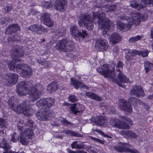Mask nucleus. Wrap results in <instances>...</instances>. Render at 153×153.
I'll use <instances>...</instances> for the list:
<instances>
[{
	"label": "nucleus",
	"instance_id": "nucleus-1",
	"mask_svg": "<svg viewBox=\"0 0 153 153\" xmlns=\"http://www.w3.org/2000/svg\"><path fill=\"white\" fill-rule=\"evenodd\" d=\"M93 13L91 17L89 15H81L78 20L79 25L80 26L84 25L87 29L90 30L93 28V23H97L99 27H101L104 36L106 37L108 36V31L111 27V21L105 17V14L101 11L99 10L97 14H94V12Z\"/></svg>",
	"mask_w": 153,
	"mask_h": 153
},
{
	"label": "nucleus",
	"instance_id": "nucleus-2",
	"mask_svg": "<svg viewBox=\"0 0 153 153\" xmlns=\"http://www.w3.org/2000/svg\"><path fill=\"white\" fill-rule=\"evenodd\" d=\"M12 60L7 63L10 70L13 71L16 70V72L21 74L24 77L31 76L32 74L31 69L27 64L17 63V62L20 60L18 58L24 56L23 49L21 47L16 46L12 48Z\"/></svg>",
	"mask_w": 153,
	"mask_h": 153
},
{
	"label": "nucleus",
	"instance_id": "nucleus-3",
	"mask_svg": "<svg viewBox=\"0 0 153 153\" xmlns=\"http://www.w3.org/2000/svg\"><path fill=\"white\" fill-rule=\"evenodd\" d=\"M16 91L20 96L26 95L27 94H30L31 100L34 101L39 98L42 92L38 90L32 83L29 82H22L16 85Z\"/></svg>",
	"mask_w": 153,
	"mask_h": 153
},
{
	"label": "nucleus",
	"instance_id": "nucleus-4",
	"mask_svg": "<svg viewBox=\"0 0 153 153\" xmlns=\"http://www.w3.org/2000/svg\"><path fill=\"white\" fill-rule=\"evenodd\" d=\"M129 15L131 16V18L127 16L126 14H124L121 15L119 18L121 20L126 21L128 23L124 24L123 31H126L129 30L132 25L137 26L138 25L140 22L141 14L138 13H133L130 12ZM129 14H127L129 15Z\"/></svg>",
	"mask_w": 153,
	"mask_h": 153
},
{
	"label": "nucleus",
	"instance_id": "nucleus-5",
	"mask_svg": "<svg viewBox=\"0 0 153 153\" xmlns=\"http://www.w3.org/2000/svg\"><path fill=\"white\" fill-rule=\"evenodd\" d=\"M75 43L67 38L59 40L55 46V48L60 51L68 52L72 51L74 49Z\"/></svg>",
	"mask_w": 153,
	"mask_h": 153
},
{
	"label": "nucleus",
	"instance_id": "nucleus-6",
	"mask_svg": "<svg viewBox=\"0 0 153 153\" xmlns=\"http://www.w3.org/2000/svg\"><path fill=\"white\" fill-rule=\"evenodd\" d=\"M39 110L36 114L37 118L39 120L46 121L49 120L53 115L52 111L47 106H38Z\"/></svg>",
	"mask_w": 153,
	"mask_h": 153
},
{
	"label": "nucleus",
	"instance_id": "nucleus-7",
	"mask_svg": "<svg viewBox=\"0 0 153 153\" xmlns=\"http://www.w3.org/2000/svg\"><path fill=\"white\" fill-rule=\"evenodd\" d=\"M70 31L72 36L76 40L79 42L82 41L87 35L86 31L84 30L79 31L78 26L76 25L71 26L70 28Z\"/></svg>",
	"mask_w": 153,
	"mask_h": 153
},
{
	"label": "nucleus",
	"instance_id": "nucleus-8",
	"mask_svg": "<svg viewBox=\"0 0 153 153\" xmlns=\"http://www.w3.org/2000/svg\"><path fill=\"white\" fill-rule=\"evenodd\" d=\"M2 79L1 81L4 82L6 86L15 84L18 79V75L16 74L9 73L7 74H4L1 75Z\"/></svg>",
	"mask_w": 153,
	"mask_h": 153
},
{
	"label": "nucleus",
	"instance_id": "nucleus-9",
	"mask_svg": "<svg viewBox=\"0 0 153 153\" xmlns=\"http://www.w3.org/2000/svg\"><path fill=\"white\" fill-rule=\"evenodd\" d=\"M10 108L17 113H23L27 116L34 113V110L29 106H10Z\"/></svg>",
	"mask_w": 153,
	"mask_h": 153
},
{
	"label": "nucleus",
	"instance_id": "nucleus-10",
	"mask_svg": "<svg viewBox=\"0 0 153 153\" xmlns=\"http://www.w3.org/2000/svg\"><path fill=\"white\" fill-rule=\"evenodd\" d=\"M34 137V134L30 128H26L20 134V141L23 145H27L29 139H31Z\"/></svg>",
	"mask_w": 153,
	"mask_h": 153
},
{
	"label": "nucleus",
	"instance_id": "nucleus-11",
	"mask_svg": "<svg viewBox=\"0 0 153 153\" xmlns=\"http://www.w3.org/2000/svg\"><path fill=\"white\" fill-rule=\"evenodd\" d=\"M126 146H130L129 143L120 142L114 146V149L120 152H130L131 153H139V152L135 149L129 148Z\"/></svg>",
	"mask_w": 153,
	"mask_h": 153
},
{
	"label": "nucleus",
	"instance_id": "nucleus-12",
	"mask_svg": "<svg viewBox=\"0 0 153 153\" xmlns=\"http://www.w3.org/2000/svg\"><path fill=\"white\" fill-rule=\"evenodd\" d=\"M102 69L104 73V76L107 78H109L112 81L118 84L119 82L115 79L116 74L114 71H110L109 69L108 65L105 64L102 66Z\"/></svg>",
	"mask_w": 153,
	"mask_h": 153
},
{
	"label": "nucleus",
	"instance_id": "nucleus-13",
	"mask_svg": "<svg viewBox=\"0 0 153 153\" xmlns=\"http://www.w3.org/2000/svg\"><path fill=\"white\" fill-rule=\"evenodd\" d=\"M123 119L125 120L127 122L125 121L121 122L119 124H118L115 120L114 122L112 123L111 125L112 126L117 127L120 129H126L129 128L130 127L129 124L132 125V123L130 119L127 117H122Z\"/></svg>",
	"mask_w": 153,
	"mask_h": 153
},
{
	"label": "nucleus",
	"instance_id": "nucleus-14",
	"mask_svg": "<svg viewBox=\"0 0 153 153\" xmlns=\"http://www.w3.org/2000/svg\"><path fill=\"white\" fill-rule=\"evenodd\" d=\"M108 44L106 40L100 39H97L95 44V48L98 50L103 51L107 49Z\"/></svg>",
	"mask_w": 153,
	"mask_h": 153
},
{
	"label": "nucleus",
	"instance_id": "nucleus-15",
	"mask_svg": "<svg viewBox=\"0 0 153 153\" xmlns=\"http://www.w3.org/2000/svg\"><path fill=\"white\" fill-rule=\"evenodd\" d=\"M130 94L131 95H134L137 97H143L144 94L142 88L140 86L137 85L134 86L130 91Z\"/></svg>",
	"mask_w": 153,
	"mask_h": 153
},
{
	"label": "nucleus",
	"instance_id": "nucleus-16",
	"mask_svg": "<svg viewBox=\"0 0 153 153\" xmlns=\"http://www.w3.org/2000/svg\"><path fill=\"white\" fill-rule=\"evenodd\" d=\"M41 16V19L44 25L48 27H51L53 26L54 22L50 18L49 14L44 13Z\"/></svg>",
	"mask_w": 153,
	"mask_h": 153
},
{
	"label": "nucleus",
	"instance_id": "nucleus-17",
	"mask_svg": "<svg viewBox=\"0 0 153 153\" xmlns=\"http://www.w3.org/2000/svg\"><path fill=\"white\" fill-rule=\"evenodd\" d=\"M45 29L43 26L37 25H31L28 27L29 30L38 35L42 34L44 33L45 31Z\"/></svg>",
	"mask_w": 153,
	"mask_h": 153
},
{
	"label": "nucleus",
	"instance_id": "nucleus-18",
	"mask_svg": "<svg viewBox=\"0 0 153 153\" xmlns=\"http://www.w3.org/2000/svg\"><path fill=\"white\" fill-rule=\"evenodd\" d=\"M70 82L71 85L73 86L76 89L82 88L86 89H88V86L76 79L71 78L70 79Z\"/></svg>",
	"mask_w": 153,
	"mask_h": 153
},
{
	"label": "nucleus",
	"instance_id": "nucleus-19",
	"mask_svg": "<svg viewBox=\"0 0 153 153\" xmlns=\"http://www.w3.org/2000/svg\"><path fill=\"white\" fill-rule=\"evenodd\" d=\"M55 104V100L52 98L41 99L37 101L36 103V105H53Z\"/></svg>",
	"mask_w": 153,
	"mask_h": 153
},
{
	"label": "nucleus",
	"instance_id": "nucleus-20",
	"mask_svg": "<svg viewBox=\"0 0 153 153\" xmlns=\"http://www.w3.org/2000/svg\"><path fill=\"white\" fill-rule=\"evenodd\" d=\"M108 39L112 45L116 44L121 40V36L117 33H114L111 34Z\"/></svg>",
	"mask_w": 153,
	"mask_h": 153
},
{
	"label": "nucleus",
	"instance_id": "nucleus-21",
	"mask_svg": "<svg viewBox=\"0 0 153 153\" xmlns=\"http://www.w3.org/2000/svg\"><path fill=\"white\" fill-rule=\"evenodd\" d=\"M65 5V0H56L55 2V8L57 10L62 11L64 10Z\"/></svg>",
	"mask_w": 153,
	"mask_h": 153
},
{
	"label": "nucleus",
	"instance_id": "nucleus-22",
	"mask_svg": "<svg viewBox=\"0 0 153 153\" xmlns=\"http://www.w3.org/2000/svg\"><path fill=\"white\" fill-rule=\"evenodd\" d=\"M20 27L17 24H13L9 25L6 30V33L11 34L18 30H19Z\"/></svg>",
	"mask_w": 153,
	"mask_h": 153
},
{
	"label": "nucleus",
	"instance_id": "nucleus-23",
	"mask_svg": "<svg viewBox=\"0 0 153 153\" xmlns=\"http://www.w3.org/2000/svg\"><path fill=\"white\" fill-rule=\"evenodd\" d=\"M0 148L6 150V151L3 153H11L10 151H8V150L10 149L11 146L9 143H8L4 138L2 140L0 143Z\"/></svg>",
	"mask_w": 153,
	"mask_h": 153
},
{
	"label": "nucleus",
	"instance_id": "nucleus-24",
	"mask_svg": "<svg viewBox=\"0 0 153 153\" xmlns=\"http://www.w3.org/2000/svg\"><path fill=\"white\" fill-rule=\"evenodd\" d=\"M139 54L138 51L136 50L129 51L126 54L125 58L127 61H130L133 60L134 57Z\"/></svg>",
	"mask_w": 153,
	"mask_h": 153
},
{
	"label": "nucleus",
	"instance_id": "nucleus-25",
	"mask_svg": "<svg viewBox=\"0 0 153 153\" xmlns=\"http://www.w3.org/2000/svg\"><path fill=\"white\" fill-rule=\"evenodd\" d=\"M130 4L131 6L134 9H137L139 10L144 7L143 4L142 2H139L138 0H135L132 1H130Z\"/></svg>",
	"mask_w": 153,
	"mask_h": 153
},
{
	"label": "nucleus",
	"instance_id": "nucleus-26",
	"mask_svg": "<svg viewBox=\"0 0 153 153\" xmlns=\"http://www.w3.org/2000/svg\"><path fill=\"white\" fill-rule=\"evenodd\" d=\"M116 70H117V71L119 72L118 78L119 80V81L116 78H115L116 79L118 80L119 82V83L118 84L117 83L116 84H117L119 85L120 82L124 83L127 82L128 81V78H127L126 76L123 75L122 71H121V70L120 69H116ZM115 78H116V77H115Z\"/></svg>",
	"mask_w": 153,
	"mask_h": 153
},
{
	"label": "nucleus",
	"instance_id": "nucleus-27",
	"mask_svg": "<svg viewBox=\"0 0 153 153\" xmlns=\"http://www.w3.org/2000/svg\"><path fill=\"white\" fill-rule=\"evenodd\" d=\"M66 33V30L63 27H61L58 28V30L55 32L53 35H55V37L57 38L59 37L64 35Z\"/></svg>",
	"mask_w": 153,
	"mask_h": 153
},
{
	"label": "nucleus",
	"instance_id": "nucleus-28",
	"mask_svg": "<svg viewBox=\"0 0 153 153\" xmlns=\"http://www.w3.org/2000/svg\"><path fill=\"white\" fill-rule=\"evenodd\" d=\"M58 87V85L57 83L53 82L48 85L47 89L49 92H53L56 91Z\"/></svg>",
	"mask_w": 153,
	"mask_h": 153
},
{
	"label": "nucleus",
	"instance_id": "nucleus-29",
	"mask_svg": "<svg viewBox=\"0 0 153 153\" xmlns=\"http://www.w3.org/2000/svg\"><path fill=\"white\" fill-rule=\"evenodd\" d=\"M85 94L89 98L97 101H100L101 98L96 94L92 92L86 91L85 92Z\"/></svg>",
	"mask_w": 153,
	"mask_h": 153
},
{
	"label": "nucleus",
	"instance_id": "nucleus-30",
	"mask_svg": "<svg viewBox=\"0 0 153 153\" xmlns=\"http://www.w3.org/2000/svg\"><path fill=\"white\" fill-rule=\"evenodd\" d=\"M78 142L76 140L73 142L71 144V146L72 149H83L84 148L85 145L83 144L82 143H78Z\"/></svg>",
	"mask_w": 153,
	"mask_h": 153
},
{
	"label": "nucleus",
	"instance_id": "nucleus-31",
	"mask_svg": "<svg viewBox=\"0 0 153 153\" xmlns=\"http://www.w3.org/2000/svg\"><path fill=\"white\" fill-rule=\"evenodd\" d=\"M128 105H131L134 104H142L143 102L140 101L138 99L135 98L134 97H131L128 99Z\"/></svg>",
	"mask_w": 153,
	"mask_h": 153
},
{
	"label": "nucleus",
	"instance_id": "nucleus-32",
	"mask_svg": "<svg viewBox=\"0 0 153 153\" xmlns=\"http://www.w3.org/2000/svg\"><path fill=\"white\" fill-rule=\"evenodd\" d=\"M144 65L145 67V73H147L153 68V64L149 61L144 62Z\"/></svg>",
	"mask_w": 153,
	"mask_h": 153
},
{
	"label": "nucleus",
	"instance_id": "nucleus-33",
	"mask_svg": "<svg viewBox=\"0 0 153 153\" xmlns=\"http://www.w3.org/2000/svg\"><path fill=\"white\" fill-rule=\"evenodd\" d=\"M63 133H64L68 135L78 137H82V135L76 132L68 130H64L63 131Z\"/></svg>",
	"mask_w": 153,
	"mask_h": 153
},
{
	"label": "nucleus",
	"instance_id": "nucleus-34",
	"mask_svg": "<svg viewBox=\"0 0 153 153\" xmlns=\"http://www.w3.org/2000/svg\"><path fill=\"white\" fill-rule=\"evenodd\" d=\"M24 122H25V126L30 128L33 127L34 125L33 121L29 117L25 118L24 119Z\"/></svg>",
	"mask_w": 153,
	"mask_h": 153
},
{
	"label": "nucleus",
	"instance_id": "nucleus-35",
	"mask_svg": "<svg viewBox=\"0 0 153 153\" xmlns=\"http://www.w3.org/2000/svg\"><path fill=\"white\" fill-rule=\"evenodd\" d=\"M106 120L102 116L98 117L97 120L95 121L96 124L99 126L104 125L105 123Z\"/></svg>",
	"mask_w": 153,
	"mask_h": 153
},
{
	"label": "nucleus",
	"instance_id": "nucleus-36",
	"mask_svg": "<svg viewBox=\"0 0 153 153\" xmlns=\"http://www.w3.org/2000/svg\"><path fill=\"white\" fill-rule=\"evenodd\" d=\"M104 6V7L105 8V11L106 13L113 11L115 10L116 9V7L115 5L107 4L105 5Z\"/></svg>",
	"mask_w": 153,
	"mask_h": 153
},
{
	"label": "nucleus",
	"instance_id": "nucleus-37",
	"mask_svg": "<svg viewBox=\"0 0 153 153\" xmlns=\"http://www.w3.org/2000/svg\"><path fill=\"white\" fill-rule=\"evenodd\" d=\"M37 62L38 63L41 64L45 68H48L50 67L51 65L50 62L48 61H46L45 59L43 60L37 59Z\"/></svg>",
	"mask_w": 153,
	"mask_h": 153
},
{
	"label": "nucleus",
	"instance_id": "nucleus-38",
	"mask_svg": "<svg viewBox=\"0 0 153 153\" xmlns=\"http://www.w3.org/2000/svg\"><path fill=\"white\" fill-rule=\"evenodd\" d=\"M131 106H120V108L126 112L131 113L132 111Z\"/></svg>",
	"mask_w": 153,
	"mask_h": 153
},
{
	"label": "nucleus",
	"instance_id": "nucleus-39",
	"mask_svg": "<svg viewBox=\"0 0 153 153\" xmlns=\"http://www.w3.org/2000/svg\"><path fill=\"white\" fill-rule=\"evenodd\" d=\"M20 138V136H19V134L16 132H14L12 135L10 141L13 142H17L19 140Z\"/></svg>",
	"mask_w": 153,
	"mask_h": 153
},
{
	"label": "nucleus",
	"instance_id": "nucleus-40",
	"mask_svg": "<svg viewBox=\"0 0 153 153\" xmlns=\"http://www.w3.org/2000/svg\"><path fill=\"white\" fill-rule=\"evenodd\" d=\"M7 121L3 118H0V128H7Z\"/></svg>",
	"mask_w": 153,
	"mask_h": 153
},
{
	"label": "nucleus",
	"instance_id": "nucleus-41",
	"mask_svg": "<svg viewBox=\"0 0 153 153\" xmlns=\"http://www.w3.org/2000/svg\"><path fill=\"white\" fill-rule=\"evenodd\" d=\"M25 126H26L25 122H24V120H21L19 121L17 124V127L19 130L21 131L24 130V127Z\"/></svg>",
	"mask_w": 153,
	"mask_h": 153
},
{
	"label": "nucleus",
	"instance_id": "nucleus-42",
	"mask_svg": "<svg viewBox=\"0 0 153 153\" xmlns=\"http://www.w3.org/2000/svg\"><path fill=\"white\" fill-rule=\"evenodd\" d=\"M142 37L139 35H137L134 37H131L128 40L130 43H134L141 39Z\"/></svg>",
	"mask_w": 153,
	"mask_h": 153
},
{
	"label": "nucleus",
	"instance_id": "nucleus-43",
	"mask_svg": "<svg viewBox=\"0 0 153 153\" xmlns=\"http://www.w3.org/2000/svg\"><path fill=\"white\" fill-rule=\"evenodd\" d=\"M13 37L12 38L11 37H9L8 38L9 41L12 40V41L18 42L20 41L21 38L20 37L17 35H15L13 36Z\"/></svg>",
	"mask_w": 153,
	"mask_h": 153
},
{
	"label": "nucleus",
	"instance_id": "nucleus-44",
	"mask_svg": "<svg viewBox=\"0 0 153 153\" xmlns=\"http://www.w3.org/2000/svg\"><path fill=\"white\" fill-rule=\"evenodd\" d=\"M141 2H142L143 4L144 7H145L147 4H153V0H140Z\"/></svg>",
	"mask_w": 153,
	"mask_h": 153
},
{
	"label": "nucleus",
	"instance_id": "nucleus-45",
	"mask_svg": "<svg viewBox=\"0 0 153 153\" xmlns=\"http://www.w3.org/2000/svg\"><path fill=\"white\" fill-rule=\"evenodd\" d=\"M139 54L138 55H141L143 57H146L148 56L149 52L147 50H144L142 51H138Z\"/></svg>",
	"mask_w": 153,
	"mask_h": 153
},
{
	"label": "nucleus",
	"instance_id": "nucleus-46",
	"mask_svg": "<svg viewBox=\"0 0 153 153\" xmlns=\"http://www.w3.org/2000/svg\"><path fill=\"white\" fill-rule=\"evenodd\" d=\"M119 105H128V102L124 99H120L119 100Z\"/></svg>",
	"mask_w": 153,
	"mask_h": 153
},
{
	"label": "nucleus",
	"instance_id": "nucleus-47",
	"mask_svg": "<svg viewBox=\"0 0 153 153\" xmlns=\"http://www.w3.org/2000/svg\"><path fill=\"white\" fill-rule=\"evenodd\" d=\"M69 100L72 102H76L78 100V99L76 96L74 95H71L69 97Z\"/></svg>",
	"mask_w": 153,
	"mask_h": 153
},
{
	"label": "nucleus",
	"instance_id": "nucleus-48",
	"mask_svg": "<svg viewBox=\"0 0 153 153\" xmlns=\"http://www.w3.org/2000/svg\"><path fill=\"white\" fill-rule=\"evenodd\" d=\"M2 129L0 130V135L2 137H4L7 134L6 131L7 130V128Z\"/></svg>",
	"mask_w": 153,
	"mask_h": 153
},
{
	"label": "nucleus",
	"instance_id": "nucleus-49",
	"mask_svg": "<svg viewBox=\"0 0 153 153\" xmlns=\"http://www.w3.org/2000/svg\"><path fill=\"white\" fill-rule=\"evenodd\" d=\"M52 5V4L50 1H46L43 4V7L45 8H49Z\"/></svg>",
	"mask_w": 153,
	"mask_h": 153
},
{
	"label": "nucleus",
	"instance_id": "nucleus-50",
	"mask_svg": "<svg viewBox=\"0 0 153 153\" xmlns=\"http://www.w3.org/2000/svg\"><path fill=\"white\" fill-rule=\"evenodd\" d=\"M128 137H130L131 138L135 139L137 137V135L135 133L131 131H128Z\"/></svg>",
	"mask_w": 153,
	"mask_h": 153
},
{
	"label": "nucleus",
	"instance_id": "nucleus-51",
	"mask_svg": "<svg viewBox=\"0 0 153 153\" xmlns=\"http://www.w3.org/2000/svg\"><path fill=\"white\" fill-rule=\"evenodd\" d=\"M62 120H60L61 122L62 123L64 124H66L68 125H70L73 126V124L71 122L68 121L65 118H62Z\"/></svg>",
	"mask_w": 153,
	"mask_h": 153
},
{
	"label": "nucleus",
	"instance_id": "nucleus-52",
	"mask_svg": "<svg viewBox=\"0 0 153 153\" xmlns=\"http://www.w3.org/2000/svg\"><path fill=\"white\" fill-rule=\"evenodd\" d=\"M12 9L11 6H7L2 9V11L4 13H8Z\"/></svg>",
	"mask_w": 153,
	"mask_h": 153
},
{
	"label": "nucleus",
	"instance_id": "nucleus-53",
	"mask_svg": "<svg viewBox=\"0 0 153 153\" xmlns=\"http://www.w3.org/2000/svg\"><path fill=\"white\" fill-rule=\"evenodd\" d=\"M71 109L74 114H76L77 113L79 112L76 107V106H71Z\"/></svg>",
	"mask_w": 153,
	"mask_h": 153
},
{
	"label": "nucleus",
	"instance_id": "nucleus-54",
	"mask_svg": "<svg viewBox=\"0 0 153 153\" xmlns=\"http://www.w3.org/2000/svg\"><path fill=\"white\" fill-rule=\"evenodd\" d=\"M123 66V62L120 61H118L117 62V63L116 64V68H120L122 69Z\"/></svg>",
	"mask_w": 153,
	"mask_h": 153
},
{
	"label": "nucleus",
	"instance_id": "nucleus-55",
	"mask_svg": "<svg viewBox=\"0 0 153 153\" xmlns=\"http://www.w3.org/2000/svg\"><path fill=\"white\" fill-rule=\"evenodd\" d=\"M124 24L121 22H120L117 25L118 28L120 30H123Z\"/></svg>",
	"mask_w": 153,
	"mask_h": 153
},
{
	"label": "nucleus",
	"instance_id": "nucleus-56",
	"mask_svg": "<svg viewBox=\"0 0 153 153\" xmlns=\"http://www.w3.org/2000/svg\"><path fill=\"white\" fill-rule=\"evenodd\" d=\"M91 138L93 140H94L97 142L100 143H101L102 144L103 143L102 141L98 138H97L92 137H91Z\"/></svg>",
	"mask_w": 153,
	"mask_h": 153
},
{
	"label": "nucleus",
	"instance_id": "nucleus-57",
	"mask_svg": "<svg viewBox=\"0 0 153 153\" xmlns=\"http://www.w3.org/2000/svg\"><path fill=\"white\" fill-rule=\"evenodd\" d=\"M96 70L97 72L104 76V73H103V71L102 70V68H97Z\"/></svg>",
	"mask_w": 153,
	"mask_h": 153
},
{
	"label": "nucleus",
	"instance_id": "nucleus-58",
	"mask_svg": "<svg viewBox=\"0 0 153 153\" xmlns=\"http://www.w3.org/2000/svg\"><path fill=\"white\" fill-rule=\"evenodd\" d=\"M30 104V102L27 100L23 101L22 104V105H29Z\"/></svg>",
	"mask_w": 153,
	"mask_h": 153
},
{
	"label": "nucleus",
	"instance_id": "nucleus-59",
	"mask_svg": "<svg viewBox=\"0 0 153 153\" xmlns=\"http://www.w3.org/2000/svg\"><path fill=\"white\" fill-rule=\"evenodd\" d=\"M97 131V132L100 134L101 135H102L103 136H104L105 137H108V135L106 134H105L104 132L98 129Z\"/></svg>",
	"mask_w": 153,
	"mask_h": 153
},
{
	"label": "nucleus",
	"instance_id": "nucleus-60",
	"mask_svg": "<svg viewBox=\"0 0 153 153\" xmlns=\"http://www.w3.org/2000/svg\"><path fill=\"white\" fill-rule=\"evenodd\" d=\"M12 99V98H9L8 100L7 103L9 105H13Z\"/></svg>",
	"mask_w": 153,
	"mask_h": 153
},
{
	"label": "nucleus",
	"instance_id": "nucleus-61",
	"mask_svg": "<svg viewBox=\"0 0 153 153\" xmlns=\"http://www.w3.org/2000/svg\"><path fill=\"white\" fill-rule=\"evenodd\" d=\"M129 131H123L121 132V134L122 135H124V134H126L127 136H128V132Z\"/></svg>",
	"mask_w": 153,
	"mask_h": 153
},
{
	"label": "nucleus",
	"instance_id": "nucleus-62",
	"mask_svg": "<svg viewBox=\"0 0 153 153\" xmlns=\"http://www.w3.org/2000/svg\"><path fill=\"white\" fill-rule=\"evenodd\" d=\"M118 49H118V48H117V47H115L113 48V51L114 52L117 53V52L118 51H119Z\"/></svg>",
	"mask_w": 153,
	"mask_h": 153
},
{
	"label": "nucleus",
	"instance_id": "nucleus-63",
	"mask_svg": "<svg viewBox=\"0 0 153 153\" xmlns=\"http://www.w3.org/2000/svg\"><path fill=\"white\" fill-rule=\"evenodd\" d=\"M150 36L151 38L153 39V28H152L150 31Z\"/></svg>",
	"mask_w": 153,
	"mask_h": 153
},
{
	"label": "nucleus",
	"instance_id": "nucleus-64",
	"mask_svg": "<svg viewBox=\"0 0 153 153\" xmlns=\"http://www.w3.org/2000/svg\"><path fill=\"white\" fill-rule=\"evenodd\" d=\"M38 13V12L37 11H35L34 10H32L31 12V13L32 15H36Z\"/></svg>",
	"mask_w": 153,
	"mask_h": 153
}]
</instances>
